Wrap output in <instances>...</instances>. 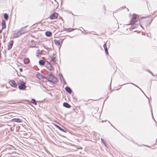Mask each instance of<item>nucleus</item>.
I'll list each match as a JSON object with an SVG mask.
<instances>
[{"mask_svg":"<svg viewBox=\"0 0 157 157\" xmlns=\"http://www.w3.org/2000/svg\"><path fill=\"white\" fill-rule=\"evenodd\" d=\"M12 121L13 122H15L18 123L21 122V120L18 118H14L12 119Z\"/></svg>","mask_w":157,"mask_h":157,"instance_id":"4468645a","label":"nucleus"},{"mask_svg":"<svg viewBox=\"0 0 157 157\" xmlns=\"http://www.w3.org/2000/svg\"><path fill=\"white\" fill-rule=\"evenodd\" d=\"M29 60L28 58H24V62L25 64H28L29 62Z\"/></svg>","mask_w":157,"mask_h":157,"instance_id":"dca6fc26","label":"nucleus"},{"mask_svg":"<svg viewBox=\"0 0 157 157\" xmlns=\"http://www.w3.org/2000/svg\"><path fill=\"white\" fill-rule=\"evenodd\" d=\"M59 78L60 79L61 81H63L64 82H65V81L64 79V78L63 77L62 75L61 74H59Z\"/></svg>","mask_w":157,"mask_h":157,"instance_id":"2eb2a0df","label":"nucleus"},{"mask_svg":"<svg viewBox=\"0 0 157 157\" xmlns=\"http://www.w3.org/2000/svg\"><path fill=\"white\" fill-rule=\"evenodd\" d=\"M47 77L45 76L44 75H42V76L41 77V79L44 82H46L47 81Z\"/></svg>","mask_w":157,"mask_h":157,"instance_id":"6ab92c4d","label":"nucleus"},{"mask_svg":"<svg viewBox=\"0 0 157 157\" xmlns=\"http://www.w3.org/2000/svg\"><path fill=\"white\" fill-rule=\"evenodd\" d=\"M60 131H62L63 132H66L65 130H64L62 128H60Z\"/></svg>","mask_w":157,"mask_h":157,"instance_id":"7c9ffc66","label":"nucleus"},{"mask_svg":"<svg viewBox=\"0 0 157 157\" xmlns=\"http://www.w3.org/2000/svg\"><path fill=\"white\" fill-rule=\"evenodd\" d=\"M39 62L40 65H43L45 64V63L43 60H40Z\"/></svg>","mask_w":157,"mask_h":157,"instance_id":"4be33fe9","label":"nucleus"},{"mask_svg":"<svg viewBox=\"0 0 157 157\" xmlns=\"http://www.w3.org/2000/svg\"><path fill=\"white\" fill-rule=\"evenodd\" d=\"M26 86L25 85V83L23 82H22V83L19 85L18 88L20 90H24L25 89Z\"/></svg>","mask_w":157,"mask_h":157,"instance_id":"20e7f679","label":"nucleus"},{"mask_svg":"<svg viewBox=\"0 0 157 157\" xmlns=\"http://www.w3.org/2000/svg\"><path fill=\"white\" fill-rule=\"evenodd\" d=\"M101 143H103L104 144L106 147V143H105V142L103 140L102 138H101Z\"/></svg>","mask_w":157,"mask_h":157,"instance_id":"bb28decb","label":"nucleus"},{"mask_svg":"<svg viewBox=\"0 0 157 157\" xmlns=\"http://www.w3.org/2000/svg\"><path fill=\"white\" fill-rule=\"evenodd\" d=\"M151 114H152V117H153V118L155 121V120L154 119V118L153 117V114H152V109H151Z\"/></svg>","mask_w":157,"mask_h":157,"instance_id":"473e14b6","label":"nucleus"},{"mask_svg":"<svg viewBox=\"0 0 157 157\" xmlns=\"http://www.w3.org/2000/svg\"><path fill=\"white\" fill-rule=\"evenodd\" d=\"M4 18L5 19L7 20L8 19V15L7 13H5L3 15Z\"/></svg>","mask_w":157,"mask_h":157,"instance_id":"5701e85b","label":"nucleus"},{"mask_svg":"<svg viewBox=\"0 0 157 157\" xmlns=\"http://www.w3.org/2000/svg\"><path fill=\"white\" fill-rule=\"evenodd\" d=\"M13 40H11L9 42V45H8V49L10 50L12 48L13 44Z\"/></svg>","mask_w":157,"mask_h":157,"instance_id":"1a4fd4ad","label":"nucleus"},{"mask_svg":"<svg viewBox=\"0 0 157 157\" xmlns=\"http://www.w3.org/2000/svg\"><path fill=\"white\" fill-rule=\"evenodd\" d=\"M48 68L50 71H52L53 70V68L51 66L50 64H49V66H48Z\"/></svg>","mask_w":157,"mask_h":157,"instance_id":"b1692460","label":"nucleus"},{"mask_svg":"<svg viewBox=\"0 0 157 157\" xmlns=\"http://www.w3.org/2000/svg\"><path fill=\"white\" fill-rule=\"evenodd\" d=\"M29 45L31 47H35L36 45L35 41L33 40H32L29 43Z\"/></svg>","mask_w":157,"mask_h":157,"instance_id":"9d476101","label":"nucleus"},{"mask_svg":"<svg viewBox=\"0 0 157 157\" xmlns=\"http://www.w3.org/2000/svg\"><path fill=\"white\" fill-rule=\"evenodd\" d=\"M58 13H55L50 15V18L51 19H55L56 18L58 17Z\"/></svg>","mask_w":157,"mask_h":157,"instance_id":"39448f33","label":"nucleus"},{"mask_svg":"<svg viewBox=\"0 0 157 157\" xmlns=\"http://www.w3.org/2000/svg\"><path fill=\"white\" fill-rule=\"evenodd\" d=\"M126 84L125 83H124V84Z\"/></svg>","mask_w":157,"mask_h":157,"instance_id":"4c0bfd02","label":"nucleus"},{"mask_svg":"<svg viewBox=\"0 0 157 157\" xmlns=\"http://www.w3.org/2000/svg\"><path fill=\"white\" fill-rule=\"evenodd\" d=\"M31 102L32 103L35 104V105H37V103H36V100L34 99H31Z\"/></svg>","mask_w":157,"mask_h":157,"instance_id":"393cba45","label":"nucleus"},{"mask_svg":"<svg viewBox=\"0 0 157 157\" xmlns=\"http://www.w3.org/2000/svg\"><path fill=\"white\" fill-rule=\"evenodd\" d=\"M2 29H3V28H5L6 27L5 22V21L2 20Z\"/></svg>","mask_w":157,"mask_h":157,"instance_id":"a878e982","label":"nucleus"},{"mask_svg":"<svg viewBox=\"0 0 157 157\" xmlns=\"http://www.w3.org/2000/svg\"><path fill=\"white\" fill-rule=\"evenodd\" d=\"M54 42L55 44H57L58 46H59L60 47L61 46L62 44L61 40L60 41L59 40H54Z\"/></svg>","mask_w":157,"mask_h":157,"instance_id":"6e6552de","label":"nucleus"},{"mask_svg":"<svg viewBox=\"0 0 157 157\" xmlns=\"http://www.w3.org/2000/svg\"><path fill=\"white\" fill-rule=\"evenodd\" d=\"M40 53V50H38L37 51V52L36 53V55L37 56H38V54H41V53Z\"/></svg>","mask_w":157,"mask_h":157,"instance_id":"c85d7f7f","label":"nucleus"},{"mask_svg":"<svg viewBox=\"0 0 157 157\" xmlns=\"http://www.w3.org/2000/svg\"><path fill=\"white\" fill-rule=\"evenodd\" d=\"M63 105L64 107L67 108H70L71 107V106L67 102H65L63 103Z\"/></svg>","mask_w":157,"mask_h":157,"instance_id":"ddd939ff","label":"nucleus"},{"mask_svg":"<svg viewBox=\"0 0 157 157\" xmlns=\"http://www.w3.org/2000/svg\"><path fill=\"white\" fill-rule=\"evenodd\" d=\"M150 73L153 76H154V74H153V73L151 72H150Z\"/></svg>","mask_w":157,"mask_h":157,"instance_id":"f704fd0d","label":"nucleus"},{"mask_svg":"<svg viewBox=\"0 0 157 157\" xmlns=\"http://www.w3.org/2000/svg\"><path fill=\"white\" fill-rule=\"evenodd\" d=\"M22 34L21 31H19L17 33L14 34L13 37L14 38H17L20 36Z\"/></svg>","mask_w":157,"mask_h":157,"instance_id":"0eeeda50","label":"nucleus"},{"mask_svg":"<svg viewBox=\"0 0 157 157\" xmlns=\"http://www.w3.org/2000/svg\"><path fill=\"white\" fill-rule=\"evenodd\" d=\"M47 80L50 82L55 83L57 82V79L52 74H50L47 77Z\"/></svg>","mask_w":157,"mask_h":157,"instance_id":"f03ea898","label":"nucleus"},{"mask_svg":"<svg viewBox=\"0 0 157 157\" xmlns=\"http://www.w3.org/2000/svg\"><path fill=\"white\" fill-rule=\"evenodd\" d=\"M130 24L132 25L131 28L132 29H134L137 26V25L136 24H135V23L131 24V23Z\"/></svg>","mask_w":157,"mask_h":157,"instance_id":"a211bd4d","label":"nucleus"},{"mask_svg":"<svg viewBox=\"0 0 157 157\" xmlns=\"http://www.w3.org/2000/svg\"><path fill=\"white\" fill-rule=\"evenodd\" d=\"M75 30V29H73L72 28H69V29H67L65 28L64 30L65 31H67V32H71L72 31H73Z\"/></svg>","mask_w":157,"mask_h":157,"instance_id":"f3484780","label":"nucleus"},{"mask_svg":"<svg viewBox=\"0 0 157 157\" xmlns=\"http://www.w3.org/2000/svg\"><path fill=\"white\" fill-rule=\"evenodd\" d=\"M9 83L12 87H15L17 86V84H16L15 81L14 80L10 81L9 82Z\"/></svg>","mask_w":157,"mask_h":157,"instance_id":"423d86ee","label":"nucleus"},{"mask_svg":"<svg viewBox=\"0 0 157 157\" xmlns=\"http://www.w3.org/2000/svg\"><path fill=\"white\" fill-rule=\"evenodd\" d=\"M103 47L105 49V50L106 53V54L108 55V49L107 47L106 44V43H105L104 44Z\"/></svg>","mask_w":157,"mask_h":157,"instance_id":"9b49d317","label":"nucleus"},{"mask_svg":"<svg viewBox=\"0 0 157 157\" xmlns=\"http://www.w3.org/2000/svg\"><path fill=\"white\" fill-rule=\"evenodd\" d=\"M131 84H132V83H131ZM132 84H133V85H134V86H136V87H138L143 92V93H144V95L146 96V97L148 99H149V98L146 96V95L144 93V92L142 91V90L141 89L139 88L137 86L133 84V83H132Z\"/></svg>","mask_w":157,"mask_h":157,"instance_id":"cd10ccee","label":"nucleus"},{"mask_svg":"<svg viewBox=\"0 0 157 157\" xmlns=\"http://www.w3.org/2000/svg\"><path fill=\"white\" fill-rule=\"evenodd\" d=\"M151 22L152 20L151 19L147 20V18H145L144 19L141 20V24H140V25L143 28V27L142 26V25L146 26L149 25Z\"/></svg>","mask_w":157,"mask_h":157,"instance_id":"f257e3e1","label":"nucleus"},{"mask_svg":"<svg viewBox=\"0 0 157 157\" xmlns=\"http://www.w3.org/2000/svg\"><path fill=\"white\" fill-rule=\"evenodd\" d=\"M64 39H60L59 40L60 41L61 40L62 41V42L63 41V40H64Z\"/></svg>","mask_w":157,"mask_h":157,"instance_id":"2f4dec72","label":"nucleus"},{"mask_svg":"<svg viewBox=\"0 0 157 157\" xmlns=\"http://www.w3.org/2000/svg\"><path fill=\"white\" fill-rule=\"evenodd\" d=\"M42 75V74H41L40 73H38L36 75V76L38 79L41 80Z\"/></svg>","mask_w":157,"mask_h":157,"instance_id":"412c9836","label":"nucleus"},{"mask_svg":"<svg viewBox=\"0 0 157 157\" xmlns=\"http://www.w3.org/2000/svg\"><path fill=\"white\" fill-rule=\"evenodd\" d=\"M55 125L56 127V128H57L58 129H59V130H60V128H61L59 126H58L57 125H56V124H55Z\"/></svg>","mask_w":157,"mask_h":157,"instance_id":"c756f323","label":"nucleus"},{"mask_svg":"<svg viewBox=\"0 0 157 157\" xmlns=\"http://www.w3.org/2000/svg\"><path fill=\"white\" fill-rule=\"evenodd\" d=\"M52 35L51 32L49 31H47L45 33V35L46 36L49 37L50 36Z\"/></svg>","mask_w":157,"mask_h":157,"instance_id":"aec40b11","label":"nucleus"},{"mask_svg":"<svg viewBox=\"0 0 157 157\" xmlns=\"http://www.w3.org/2000/svg\"><path fill=\"white\" fill-rule=\"evenodd\" d=\"M65 89L67 92H68L70 94H71L72 92V90L68 86L66 87Z\"/></svg>","mask_w":157,"mask_h":157,"instance_id":"f8f14e48","label":"nucleus"},{"mask_svg":"<svg viewBox=\"0 0 157 157\" xmlns=\"http://www.w3.org/2000/svg\"><path fill=\"white\" fill-rule=\"evenodd\" d=\"M138 17L137 15L134 14L132 18L131 21V24L135 23L138 21Z\"/></svg>","mask_w":157,"mask_h":157,"instance_id":"7ed1b4c3","label":"nucleus"},{"mask_svg":"<svg viewBox=\"0 0 157 157\" xmlns=\"http://www.w3.org/2000/svg\"><path fill=\"white\" fill-rule=\"evenodd\" d=\"M147 71L149 73H150L151 72L149 70H148Z\"/></svg>","mask_w":157,"mask_h":157,"instance_id":"c9c22d12","label":"nucleus"},{"mask_svg":"<svg viewBox=\"0 0 157 157\" xmlns=\"http://www.w3.org/2000/svg\"><path fill=\"white\" fill-rule=\"evenodd\" d=\"M20 71L21 72H22V69H21V68H20Z\"/></svg>","mask_w":157,"mask_h":157,"instance_id":"72a5a7b5","label":"nucleus"},{"mask_svg":"<svg viewBox=\"0 0 157 157\" xmlns=\"http://www.w3.org/2000/svg\"><path fill=\"white\" fill-rule=\"evenodd\" d=\"M2 32V30H0V33H1Z\"/></svg>","mask_w":157,"mask_h":157,"instance_id":"e433bc0d","label":"nucleus"}]
</instances>
